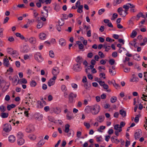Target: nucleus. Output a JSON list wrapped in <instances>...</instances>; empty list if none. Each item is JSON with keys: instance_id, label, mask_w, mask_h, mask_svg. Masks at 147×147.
Listing matches in <instances>:
<instances>
[{"instance_id": "4d7b16f0", "label": "nucleus", "mask_w": 147, "mask_h": 147, "mask_svg": "<svg viewBox=\"0 0 147 147\" xmlns=\"http://www.w3.org/2000/svg\"><path fill=\"white\" fill-rule=\"evenodd\" d=\"M84 125L87 128L89 129L90 127V125L89 123H87L86 122L84 123Z\"/></svg>"}, {"instance_id": "774afa93", "label": "nucleus", "mask_w": 147, "mask_h": 147, "mask_svg": "<svg viewBox=\"0 0 147 147\" xmlns=\"http://www.w3.org/2000/svg\"><path fill=\"white\" fill-rule=\"evenodd\" d=\"M112 57L115 58L117 56V53L116 52H114L112 53Z\"/></svg>"}, {"instance_id": "4468645a", "label": "nucleus", "mask_w": 147, "mask_h": 147, "mask_svg": "<svg viewBox=\"0 0 147 147\" xmlns=\"http://www.w3.org/2000/svg\"><path fill=\"white\" fill-rule=\"evenodd\" d=\"M83 60V58L80 56L77 57L76 59V61L78 63L77 64H81Z\"/></svg>"}, {"instance_id": "0e129e2a", "label": "nucleus", "mask_w": 147, "mask_h": 147, "mask_svg": "<svg viewBox=\"0 0 147 147\" xmlns=\"http://www.w3.org/2000/svg\"><path fill=\"white\" fill-rule=\"evenodd\" d=\"M125 125V123L123 121L121 122L120 123V128H122V127H123Z\"/></svg>"}, {"instance_id": "37998d69", "label": "nucleus", "mask_w": 147, "mask_h": 147, "mask_svg": "<svg viewBox=\"0 0 147 147\" xmlns=\"http://www.w3.org/2000/svg\"><path fill=\"white\" fill-rule=\"evenodd\" d=\"M94 67V66L92 65H90L89 66H88L87 68H86L85 70V71L86 73H88V70H90V69H93Z\"/></svg>"}, {"instance_id": "412c9836", "label": "nucleus", "mask_w": 147, "mask_h": 147, "mask_svg": "<svg viewBox=\"0 0 147 147\" xmlns=\"http://www.w3.org/2000/svg\"><path fill=\"white\" fill-rule=\"evenodd\" d=\"M16 140L15 137L13 135H11L9 137V140L11 142H13Z\"/></svg>"}, {"instance_id": "4c0bfd02", "label": "nucleus", "mask_w": 147, "mask_h": 147, "mask_svg": "<svg viewBox=\"0 0 147 147\" xmlns=\"http://www.w3.org/2000/svg\"><path fill=\"white\" fill-rule=\"evenodd\" d=\"M48 13L47 12H45V11L41 12V16L45 18H47L48 16Z\"/></svg>"}, {"instance_id": "bf43d9fd", "label": "nucleus", "mask_w": 147, "mask_h": 147, "mask_svg": "<svg viewBox=\"0 0 147 147\" xmlns=\"http://www.w3.org/2000/svg\"><path fill=\"white\" fill-rule=\"evenodd\" d=\"M48 119L50 121L52 122H56L57 121V120H55V121H54V119L53 117H49Z\"/></svg>"}, {"instance_id": "c85d7f7f", "label": "nucleus", "mask_w": 147, "mask_h": 147, "mask_svg": "<svg viewBox=\"0 0 147 147\" xmlns=\"http://www.w3.org/2000/svg\"><path fill=\"white\" fill-rule=\"evenodd\" d=\"M91 86L90 83H89L88 82H86V83L84 85V87L86 90H89V88Z\"/></svg>"}, {"instance_id": "c03bdc74", "label": "nucleus", "mask_w": 147, "mask_h": 147, "mask_svg": "<svg viewBox=\"0 0 147 147\" xmlns=\"http://www.w3.org/2000/svg\"><path fill=\"white\" fill-rule=\"evenodd\" d=\"M29 138L31 140H35L36 138V136L34 135H30L29 136Z\"/></svg>"}, {"instance_id": "7ed1b4c3", "label": "nucleus", "mask_w": 147, "mask_h": 147, "mask_svg": "<svg viewBox=\"0 0 147 147\" xmlns=\"http://www.w3.org/2000/svg\"><path fill=\"white\" fill-rule=\"evenodd\" d=\"M77 94L71 92L68 95V103L73 104L75 102V98L77 97Z\"/></svg>"}, {"instance_id": "6e6d98bb", "label": "nucleus", "mask_w": 147, "mask_h": 147, "mask_svg": "<svg viewBox=\"0 0 147 147\" xmlns=\"http://www.w3.org/2000/svg\"><path fill=\"white\" fill-rule=\"evenodd\" d=\"M13 50V49L12 48H8L7 49V52L10 54H11L12 53V51Z\"/></svg>"}, {"instance_id": "f3484780", "label": "nucleus", "mask_w": 147, "mask_h": 147, "mask_svg": "<svg viewBox=\"0 0 147 147\" xmlns=\"http://www.w3.org/2000/svg\"><path fill=\"white\" fill-rule=\"evenodd\" d=\"M3 64L5 66L8 67L9 66V61L7 57L4 59Z\"/></svg>"}, {"instance_id": "aec40b11", "label": "nucleus", "mask_w": 147, "mask_h": 147, "mask_svg": "<svg viewBox=\"0 0 147 147\" xmlns=\"http://www.w3.org/2000/svg\"><path fill=\"white\" fill-rule=\"evenodd\" d=\"M29 47L28 46L25 45L23 46V52L24 53H26L29 51Z\"/></svg>"}, {"instance_id": "864d4df0", "label": "nucleus", "mask_w": 147, "mask_h": 147, "mask_svg": "<svg viewBox=\"0 0 147 147\" xmlns=\"http://www.w3.org/2000/svg\"><path fill=\"white\" fill-rule=\"evenodd\" d=\"M109 62L110 65H112L115 63V61L114 59H112L109 60Z\"/></svg>"}, {"instance_id": "58836bf2", "label": "nucleus", "mask_w": 147, "mask_h": 147, "mask_svg": "<svg viewBox=\"0 0 147 147\" xmlns=\"http://www.w3.org/2000/svg\"><path fill=\"white\" fill-rule=\"evenodd\" d=\"M36 83L34 80H32L30 82V85L31 87H34L36 85Z\"/></svg>"}, {"instance_id": "680f3d73", "label": "nucleus", "mask_w": 147, "mask_h": 147, "mask_svg": "<svg viewBox=\"0 0 147 147\" xmlns=\"http://www.w3.org/2000/svg\"><path fill=\"white\" fill-rule=\"evenodd\" d=\"M71 86L73 88L75 89L77 88H78V85L77 84L75 83L71 84Z\"/></svg>"}, {"instance_id": "09e8293b", "label": "nucleus", "mask_w": 147, "mask_h": 147, "mask_svg": "<svg viewBox=\"0 0 147 147\" xmlns=\"http://www.w3.org/2000/svg\"><path fill=\"white\" fill-rule=\"evenodd\" d=\"M49 55L51 58H53L54 57V54L52 51L51 50L49 51Z\"/></svg>"}, {"instance_id": "6e6552de", "label": "nucleus", "mask_w": 147, "mask_h": 147, "mask_svg": "<svg viewBox=\"0 0 147 147\" xmlns=\"http://www.w3.org/2000/svg\"><path fill=\"white\" fill-rule=\"evenodd\" d=\"M57 76H53V77L50 79L48 82L47 84L49 86H51L54 84L55 80L56 79Z\"/></svg>"}, {"instance_id": "dca6fc26", "label": "nucleus", "mask_w": 147, "mask_h": 147, "mask_svg": "<svg viewBox=\"0 0 147 147\" xmlns=\"http://www.w3.org/2000/svg\"><path fill=\"white\" fill-rule=\"evenodd\" d=\"M76 44L78 45V48L82 50V51H84L83 49L84 48V46L81 42L79 41H77L76 42Z\"/></svg>"}, {"instance_id": "473e14b6", "label": "nucleus", "mask_w": 147, "mask_h": 147, "mask_svg": "<svg viewBox=\"0 0 147 147\" xmlns=\"http://www.w3.org/2000/svg\"><path fill=\"white\" fill-rule=\"evenodd\" d=\"M8 116V114L6 113H2L1 116L2 118H7Z\"/></svg>"}, {"instance_id": "c756f323", "label": "nucleus", "mask_w": 147, "mask_h": 147, "mask_svg": "<svg viewBox=\"0 0 147 147\" xmlns=\"http://www.w3.org/2000/svg\"><path fill=\"white\" fill-rule=\"evenodd\" d=\"M60 9L61 7L58 4H55V7H54V9L55 11H58L60 10Z\"/></svg>"}, {"instance_id": "338daca9", "label": "nucleus", "mask_w": 147, "mask_h": 147, "mask_svg": "<svg viewBox=\"0 0 147 147\" xmlns=\"http://www.w3.org/2000/svg\"><path fill=\"white\" fill-rule=\"evenodd\" d=\"M34 14V16L35 17H36L38 15V13L36 12V10H34L33 11Z\"/></svg>"}, {"instance_id": "bb28decb", "label": "nucleus", "mask_w": 147, "mask_h": 147, "mask_svg": "<svg viewBox=\"0 0 147 147\" xmlns=\"http://www.w3.org/2000/svg\"><path fill=\"white\" fill-rule=\"evenodd\" d=\"M69 125L68 124H67L65 125V129L64 131L65 133H67L69 132Z\"/></svg>"}, {"instance_id": "c9c22d12", "label": "nucleus", "mask_w": 147, "mask_h": 147, "mask_svg": "<svg viewBox=\"0 0 147 147\" xmlns=\"http://www.w3.org/2000/svg\"><path fill=\"white\" fill-rule=\"evenodd\" d=\"M123 8L125 9L124 11L125 12H127L128 9H129V6L127 3L126 5H124L123 6Z\"/></svg>"}, {"instance_id": "7c9ffc66", "label": "nucleus", "mask_w": 147, "mask_h": 147, "mask_svg": "<svg viewBox=\"0 0 147 147\" xmlns=\"http://www.w3.org/2000/svg\"><path fill=\"white\" fill-rule=\"evenodd\" d=\"M37 104H38L37 107L38 108H42L43 107V104L41 102V101H40V100L38 101H37Z\"/></svg>"}, {"instance_id": "f704fd0d", "label": "nucleus", "mask_w": 147, "mask_h": 147, "mask_svg": "<svg viewBox=\"0 0 147 147\" xmlns=\"http://www.w3.org/2000/svg\"><path fill=\"white\" fill-rule=\"evenodd\" d=\"M61 89L62 91L63 92L65 91H67V89L66 86L64 85H62L61 86Z\"/></svg>"}, {"instance_id": "3c124183", "label": "nucleus", "mask_w": 147, "mask_h": 147, "mask_svg": "<svg viewBox=\"0 0 147 147\" xmlns=\"http://www.w3.org/2000/svg\"><path fill=\"white\" fill-rule=\"evenodd\" d=\"M136 39H134V40L132 41L129 42V44L132 46H133L134 45H135V44H136Z\"/></svg>"}, {"instance_id": "5701e85b", "label": "nucleus", "mask_w": 147, "mask_h": 147, "mask_svg": "<svg viewBox=\"0 0 147 147\" xmlns=\"http://www.w3.org/2000/svg\"><path fill=\"white\" fill-rule=\"evenodd\" d=\"M119 114L121 115L123 117H124L126 116V113L125 111L123 109H121L119 111Z\"/></svg>"}, {"instance_id": "f257e3e1", "label": "nucleus", "mask_w": 147, "mask_h": 147, "mask_svg": "<svg viewBox=\"0 0 147 147\" xmlns=\"http://www.w3.org/2000/svg\"><path fill=\"white\" fill-rule=\"evenodd\" d=\"M91 113L93 115L97 114L100 111V107L98 105H95L91 106Z\"/></svg>"}, {"instance_id": "ddd939ff", "label": "nucleus", "mask_w": 147, "mask_h": 147, "mask_svg": "<svg viewBox=\"0 0 147 147\" xmlns=\"http://www.w3.org/2000/svg\"><path fill=\"white\" fill-rule=\"evenodd\" d=\"M59 42V44L62 46H64L66 45V40L63 38L60 39Z\"/></svg>"}, {"instance_id": "69168bd1", "label": "nucleus", "mask_w": 147, "mask_h": 147, "mask_svg": "<svg viewBox=\"0 0 147 147\" xmlns=\"http://www.w3.org/2000/svg\"><path fill=\"white\" fill-rule=\"evenodd\" d=\"M12 53L11 54V55H16V56H17L18 54V52L16 50H13Z\"/></svg>"}, {"instance_id": "79ce46f5", "label": "nucleus", "mask_w": 147, "mask_h": 147, "mask_svg": "<svg viewBox=\"0 0 147 147\" xmlns=\"http://www.w3.org/2000/svg\"><path fill=\"white\" fill-rule=\"evenodd\" d=\"M38 24L37 26V27L38 28L40 29L43 26V23L42 22H38Z\"/></svg>"}, {"instance_id": "13d9d810", "label": "nucleus", "mask_w": 147, "mask_h": 147, "mask_svg": "<svg viewBox=\"0 0 147 147\" xmlns=\"http://www.w3.org/2000/svg\"><path fill=\"white\" fill-rule=\"evenodd\" d=\"M28 20V21L27 23V25H28L29 26L31 25L32 23L34 22V20Z\"/></svg>"}, {"instance_id": "393cba45", "label": "nucleus", "mask_w": 147, "mask_h": 147, "mask_svg": "<svg viewBox=\"0 0 147 147\" xmlns=\"http://www.w3.org/2000/svg\"><path fill=\"white\" fill-rule=\"evenodd\" d=\"M83 5H81L79 6L77 10V12L79 13H81L83 12Z\"/></svg>"}, {"instance_id": "1a4fd4ad", "label": "nucleus", "mask_w": 147, "mask_h": 147, "mask_svg": "<svg viewBox=\"0 0 147 147\" xmlns=\"http://www.w3.org/2000/svg\"><path fill=\"white\" fill-rule=\"evenodd\" d=\"M142 132L140 129H138L136 131L134 135V137L136 140H138L142 135Z\"/></svg>"}, {"instance_id": "6ab92c4d", "label": "nucleus", "mask_w": 147, "mask_h": 147, "mask_svg": "<svg viewBox=\"0 0 147 147\" xmlns=\"http://www.w3.org/2000/svg\"><path fill=\"white\" fill-rule=\"evenodd\" d=\"M124 0H114L113 3L114 6H116L117 5L121 3Z\"/></svg>"}, {"instance_id": "5fc2aeb1", "label": "nucleus", "mask_w": 147, "mask_h": 147, "mask_svg": "<svg viewBox=\"0 0 147 147\" xmlns=\"http://www.w3.org/2000/svg\"><path fill=\"white\" fill-rule=\"evenodd\" d=\"M0 109L1 111V112H4L6 110L5 107L3 105H2L0 107Z\"/></svg>"}, {"instance_id": "ea45409f", "label": "nucleus", "mask_w": 147, "mask_h": 147, "mask_svg": "<svg viewBox=\"0 0 147 147\" xmlns=\"http://www.w3.org/2000/svg\"><path fill=\"white\" fill-rule=\"evenodd\" d=\"M137 32L136 31H135L134 30L133 31L131 34V37L132 38H134L135 37H136V36L137 35Z\"/></svg>"}, {"instance_id": "e433bc0d", "label": "nucleus", "mask_w": 147, "mask_h": 147, "mask_svg": "<svg viewBox=\"0 0 147 147\" xmlns=\"http://www.w3.org/2000/svg\"><path fill=\"white\" fill-rule=\"evenodd\" d=\"M91 106L86 107L85 109V111L87 113H89L90 112H91Z\"/></svg>"}, {"instance_id": "603ef678", "label": "nucleus", "mask_w": 147, "mask_h": 147, "mask_svg": "<svg viewBox=\"0 0 147 147\" xmlns=\"http://www.w3.org/2000/svg\"><path fill=\"white\" fill-rule=\"evenodd\" d=\"M98 55L101 58H104L105 57V55L101 51H99L98 52Z\"/></svg>"}, {"instance_id": "2f4dec72", "label": "nucleus", "mask_w": 147, "mask_h": 147, "mask_svg": "<svg viewBox=\"0 0 147 147\" xmlns=\"http://www.w3.org/2000/svg\"><path fill=\"white\" fill-rule=\"evenodd\" d=\"M45 143V142L43 140H40L37 144L38 146L40 147L43 145Z\"/></svg>"}, {"instance_id": "2eb2a0df", "label": "nucleus", "mask_w": 147, "mask_h": 147, "mask_svg": "<svg viewBox=\"0 0 147 147\" xmlns=\"http://www.w3.org/2000/svg\"><path fill=\"white\" fill-rule=\"evenodd\" d=\"M28 40H29L30 42L32 44H35L36 42V40L34 37H31L29 39H27Z\"/></svg>"}, {"instance_id": "de8ad7c7", "label": "nucleus", "mask_w": 147, "mask_h": 147, "mask_svg": "<svg viewBox=\"0 0 147 147\" xmlns=\"http://www.w3.org/2000/svg\"><path fill=\"white\" fill-rule=\"evenodd\" d=\"M118 16V14L116 13H114L113 14L112 18H111L112 20H115L117 18Z\"/></svg>"}, {"instance_id": "9d476101", "label": "nucleus", "mask_w": 147, "mask_h": 147, "mask_svg": "<svg viewBox=\"0 0 147 147\" xmlns=\"http://www.w3.org/2000/svg\"><path fill=\"white\" fill-rule=\"evenodd\" d=\"M59 73V70L57 67H54L52 71V73L54 76H57Z\"/></svg>"}, {"instance_id": "423d86ee", "label": "nucleus", "mask_w": 147, "mask_h": 147, "mask_svg": "<svg viewBox=\"0 0 147 147\" xmlns=\"http://www.w3.org/2000/svg\"><path fill=\"white\" fill-rule=\"evenodd\" d=\"M117 12L119 14L123 17H125L128 13L127 12H125L124 11L121 7H120L118 9Z\"/></svg>"}, {"instance_id": "f03ea898", "label": "nucleus", "mask_w": 147, "mask_h": 147, "mask_svg": "<svg viewBox=\"0 0 147 147\" xmlns=\"http://www.w3.org/2000/svg\"><path fill=\"white\" fill-rule=\"evenodd\" d=\"M23 135L22 133L19 132L17 134V138H18L17 143L18 145H22L24 143L25 140L23 138Z\"/></svg>"}, {"instance_id": "e2e57ef3", "label": "nucleus", "mask_w": 147, "mask_h": 147, "mask_svg": "<svg viewBox=\"0 0 147 147\" xmlns=\"http://www.w3.org/2000/svg\"><path fill=\"white\" fill-rule=\"evenodd\" d=\"M124 71L126 73H128L130 71V69L129 68H128L127 67H124Z\"/></svg>"}, {"instance_id": "b1692460", "label": "nucleus", "mask_w": 147, "mask_h": 147, "mask_svg": "<svg viewBox=\"0 0 147 147\" xmlns=\"http://www.w3.org/2000/svg\"><path fill=\"white\" fill-rule=\"evenodd\" d=\"M10 86L9 84H8L7 82V84L6 85H5V86L3 87L2 89V91L3 92H5L9 88V87Z\"/></svg>"}, {"instance_id": "8fccbe9b", "label": "nucleus", "mask_w": 147, "mask_h": 147, "mask_svg": "<svg viewBox=\"0 0 147 147\" xmlns=\"http://www.w3.org/2000/svg\"><path fill=\"white\" fill-rule=\"evenodd\" d=\"M105 10L104 9H99L98 11V13L99 15L102 14V13L105 12Z\"/></svg>"}, {"instance_id": "a211bd4d", "label": "nucleus", "mask_w": 147, "mask_h": 147, "mask_svg": "<svg viewBox=\"0 0 147 147\" xmlns=\"http://www.w3.org/2000/svg\"><path fill=\"white\" fill-rule=\"evenodd\" d=\"M2 84H4L5 85L7 84V82L3 79L1 76H0V87L2 88Z\"/></svg>"}, {"instance_id": "f8f14e48", "label": "nucleus", "mask_w": 147, "mask_h": 147, "mask_svg": "<svg viewBox=\"0 0 147 147\" xmlns=\"http://www.w3.org/2000/svg\"><path fill=\"white\" fill-rule=\"evenodd\" d=\"M34 130V128L33 126L31 125H30L26 128V131L27 132H31Z\"/></svg>"}, {"instance_id": "39448f33", "label": "nucleus", "mask_w": 147, "mask_h": 147, "mask_svg": "<svg viewBox=\"0 0 147 147\" xmlns=\"http://www.w3.org/2000/svg\"><path fill=\"white\" fill-rule=\"evenodd\" d=\"M73 69L75 72H79L81 71L82 67L80 64L76 63L74 65Z\"/></svg>"}, {"instance_id": "a19ab883", "label": "nucleus", "mask_w": 147, "mask_h": 147, "mask_svg": "<svg viewBox=\"0 0 147 147\" xmlns=\"http://www.w3.org/2000/svg\"><path fill=\"white\" fill-rule=\"evenodd\" d=\"M140 117V115H138L135 118L134 121L136 123H138L139 121V117Z\"/></svg>"}, {"instance_id": "a878e982", "label": "nucleus", "mask_w": 147, "mask_h": 147, "mask_svg": "<svg viewBox=\"0 0 147 147\" xmlns=\"http://www.w3.org/2000/svg\"><path fill=\"white\" fill-rule=\"evenodd\" d=\"M39 36L40 39L44 40L46 38V36L45 34L42 33H40Z\"/></svg>"}, {"instance_id": "a18cd8bd", "label": "nucleus", "mask_w": 147, "mask_h": 147, "mask_svg": "<svg viewBox=\"0 0 147 147\" xmlns=\"http://www.w3.org/2000/svg\"><path fill=\"white\" fill-rule=\"evenodd\" d=\"M99 76L101 78H102L103 79H105L106 78L105 74L104 73H100Z\"/></svg>"}, {"instance_id": "0eeeda50", "label": "nucleus", "mask_w": 147, "mask_h": 147, "mask_svg": "<svg viewBox=\"0 0 147 147\" xmlns=\"http://www.w3.org/2000/svg\"><path fill=\"white\" fill-rule=\"evenodd\" d=\"M3 130L6 132H9L11 129V125L8 123L4 124L3 126Z\"/></svg>"}, {"instance_id": "052dcab7", "label": "nucleus", "mask_w": 147, "mask_h": 147, "mask_svg": "<svg viewBox=\"0 0 147 147\" xmlns=\"http://www.w3.org/2000/svg\"><path fill=\"white\" fill-rule=\"evenodd\" d=\"M114 82L113 83V85L114 86L116 87V88H117L120 87V86L119 84H117L115 82V80H114Z\"/></svg>"}, {"instance_id": "cd10ccee", "label": "nucleus", "mask_w": 147, "mask_h": 147, "mask_svg": "<svg viewBox=\"0 0 147 147\" xmlns=\"http://www.w3.org/2000/svg\"><path fill=\"white\" fill-rule=\"evenodd\" d=\"M71 114H72V113H67L66 115L67 119L68 120H70L73 117L72 116H71Z\"/></svg>"}, {"instance_id": "4be33fe9", "label": "nucleus", "mask_w": 147, "mask_h": 147, "mask_svg": "<svg viewBox=\"0 0 147 147\" xmlns=\"http://www.w3.org/2000/svg\"><path fill=\"white\" fill-rule=\"evenodd\" d=\"M104 118L105 117L103 115L99 116L97 118L98 121L100 123L104 121Z\"/></svg>"}, {"instance_id": "20e7f679", "label": "nucleus", "mask_w": 147, "mask_h": 147, "mask_svg": "<svg viewBox=\"0 0 147 147\" xmlns=\"http://www.w3.org/2000/svg\"><path fill=\"white\" fill-rule=\"evenodd\" d=\"M34 58L39 63L42 62L43 60L41 54L39 52H37L35 54Z\"/></svg>"}, {"instance_id": "49530a36", "label": "nucleus", "mask_w": 147, "mask_h": 147, "mask_svg": "<svg viewBox=\"0 0 147 147\" xmlns=\"http://www.w3.org/2000/svg\"><path fill=\"white\" fill-rule=\"evenodd\" d=\"M109 72L112 76H114L116 74L115 71L112 70L110 68L109 69Z\"/></svg>"}, {"instance_id": "72a5a7b5", "label": "nucleus", "mask_w": 147, "mask_h": 147, "mask_svg": "<svg viewBox=\"0 0 147 147\" xmlns=\"http://www.w3.org/2000/svg\"><path fill=\"white\" fill-rule=\"evenodd\" d=\"M117 100V98L115 96L112 97L110 99V101L112 103H114Z\"/></svg>"}, {"instance_id": "9b49d317", "label": "nucleus", "mask_w": 147, "mask_h": 147, "mask_svg": "<svg viewBox=\"0 0 147 147\" xmlns=\"http://www.w3.org/2000/svg\"><path fill=\"white\" fill-rule=\"evenodd\" d=\"M52 109L54 113L57 114H59L61 112V109L59 107H52Z\"/></svg>"}]
</instances>
